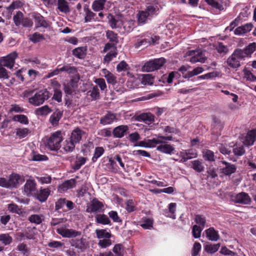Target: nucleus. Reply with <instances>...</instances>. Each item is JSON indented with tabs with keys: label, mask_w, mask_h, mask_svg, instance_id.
<instances>
[{
	"label": "nucleus",
	"mask_w": 256,
	"mask_h": 256,
	"mask_svg": "<svg viewBox=\"0 0 256 256\" xmlns=\"http://www.w3.org/2000/svg\"><path fill=\"white\" fill-rule=\"evenodd\" d=\"M134 22L132 20H126L122 18V28L124 32H131L134 28Z\"/></svg>",
	"instance_id": "31"
},
{
	"label": "nucleus",
	"mask_w": 256,
	"mask_h": 256,
	"mask_svg": "<svg viewBox=\"0 0 256 256\" xmlns=\"http://www.w3.org/2000/svg\"><path fill=\"white\" fill-rule=\"evenodd\" d=\"M232 54L240 62V60H244L246 58L242 49L236 50Z\"/></svg>",
	"instance_id": "57"
},
{
	"label": "nucleus",
	"mask_w": 256,
	"mask_h": 256,
	"mask_svg": "<svg viewBox=\"0 0 256 256\" xmlns=\"http://www.w3.org/2000/svg\"><path fill=\"white\" fill-rule=\"evenodd\" d=\"M88 94L94 100L98 98L100 96L99 90L96 86H94L91 90L88 92Z\"/></svg>",
	"instance_id": "48"
},
{
	"label": "nucleus",
	"mask_w": 256,
	"mask_h": 256,
	"mask_svg": "<svg viewBox=\"0 0 256 256\" xmlns=\"http://www.w3.org/2000/svg\"><path fill=\"white\" fill-rule=\"evenodd\" d=\"M28 220L32 223L39 224L42 222V216L39 214H32L28 217Z\"/></svg>",
	"instance_id": "50"
},
{
	"label": "nucleus",
	"mask_w": 256,
	"mask_h": 256,
	"mask_svg": "<svg viewBox=\"0 0 256 256\" xmlns=\"http://www.w3.org/2000/svg\"><path fill=\"white\" fill-rule=\"evenodd\" d=\"M104 210V206L102 202L96 199H94L90 202V206L86 209V212L89 213L98 214Z\"/></svg>",
	"instance_id": "6"
},
{
	"label": "nucleus",
	"mask_w": 256,
	"mask_h": 256,
	"mask_svg": "<svg viewBox=\"0 0 256 256\" xmlns=\"http://www.w3.org/2000/svg\"><path fill=\"white\" fill-rule=\"evenodd\" d=\"M61 72H66L69 74H72V76L78 75V72L76 68L73 66H71L68 64H64L62 68H60Z\"/></svg>",
	"instance_id": "37"
},
{
	"label": "nucleus",
	"mask_w": 256,
	"mask_h": 256,
	"mask_svg": "<svg viewBox=\"0 0 256 256\" xmlns=\"http://www.w3.org/2000/svg\"><path fill=\"white\" fill-rule=\"evenodd\" d=\"M30 39L32 42L36 43L44 40V38L42 34L36 32L30 36Z\"/></svg>",
	"instance_id": "61"
},
{
	"label": "nucleus",
	"mask_w": 256,
	"mask_h": 256,
	"mask_svg": "<svg viewBox=\"0 0 256 256\" xmlns=\"http://www.w3.org/2000/svg\"><path fill=\"white\" fill-rule=\"evenodd\" d=\"M110 238H106L100 240L98 242V246L103 248H105L110 246L112 244Z\"/></svg>",
	"instance_id": "53"
},
{
	"label": "nucleus",
	"mask_w": 256,
	"mask_h": 256,
	"mask_svg": "<svg viewBox=\"0 0 256 256\" xmlns=\"http://www.w3.org/2000/svg\"><path fill=\"white\" fill-rule=\"evenodd\" d=\"M14 22L17 26H22L24 27H31L32 26V21L28 18H24L23 14L18 12L13 18Z\"/></svg>",
	"instance_id": "5"
},
{
	"label": "nucleus",
	"mask_w": 256,
	"mask_h": 256,
	"mask_svg": "<svg viewBox=\"0 0 256 256\" xmlns=\"http://www.w3.org/2000/svg\"><path fill=\"white\" fill-rule=\"evenodd\" d=\"M256 130H252L249 131L245 136L243 143L246 146H250L253 144L256 140Z\"/></svg>",
	"instance_id": "22"
},
{
	"label": "nucleus",
	"mask_w": 256,
	"mask_h": 256,
	"mask_svg": "<svg viewBox=\"0 0 256 256\" xmlns=\"http://www.w3.org/2000/svg\"><path fill=\"white\" fill-rule=\"evenodd\" d=\"M206 236L208 238L212 241H216L219 238L218 232L214 228H210L206 231Z\"/></svg>",
	"instance_id": "29"
},
{
	"label": "nucleus",
	"mask_w": 256,
	"mask_h": 256,
	"mask_svg": "<svg viewBox=\"0 0 256 256\" xmlns=\"http://www.w3.org/2000/svg\"><path fill=\"white\" fill-rule=\"evenodd\" d=\"M222 163L225 165L224 167L221 168L220 170L221 173L224 175L230 176L236 172V167L234 164L226 161H222Z\"/></svg>",
	"instance_id": "15"
},
{
	"label": "nucleus",
	"mask_w": 256,
	"mask_h": 256,
	"mask_svg": "<svg viewBox=\"0 0 256 256\" xmlns=\"http://www.w3.org/2000/svg\"><path fill=\"white\" fill-rule=\"evenodd\" d=\"M220 246L219 244H208L205 246V250L206 252L213 254L216 252L219 248Z\"/></svg>",
	"instance_id": "55"
},
{
	"label": "nucleus",
	"mask_w": 256,
	"mask_h": 256,
	"mask_svg": "<svg viewBox=\"0 0 256 256\" xmlns=\"http://www.w3.org/2000/svg\"><path fill=\"white\" fill-rule=\"evenodd\" d=\"M24 181L23 176L12 173L8 176V179L4 178H0V186L8 188H17Z\"/></svg>",
	"instance_id": "2"
},
{
	"label": "nucleus",
	"mask_w": 256,
	"mask_h": 256,
	"mask_svg": "<svg viewBox=\"0 0 256 256\" xmlns=\"http://www.w3.org/2000/svg\"><path fill=\"white\" fill-rule=\"evenodd\" d=\"M126 210L131 212L136 210V207L134 202L132 200H129L126 202Z\"/></svg>",
	"instance_id": "63"
},
{
	"label": "nucleus",
	"mask_w": 256,
	"mask_h": 256,
	"mask_svg": "<svg viewBox=\"0 0 256 256\" xmlns=\"http://www.w3.org/2000/svg\"><path fill=\"white\" fill-rule=\"evenodd\" d=\"M87 158L81 156L76 157L74 168L76 170H79L86 162Z\"/></svg>",
	"instance_id": "42"
},
{
	"label": "nucleus",
	"mask_w": 256,
	"mask_h": 256,
	"mask_svg": "<svg viewBox=\"0 0 256 256\" xmlns=\"http://www.w3.org/2000/svg\"><path fill=\"white\" fill-rule=\"evenodd\" d=\"M86 49L84 47H78L72 50V54L79 58H83L86 54Z\"/></svg>",
	"instance_id": "43"
},
{
	"label": "nucleus",
	"mask_w": 256,
	"mask_h": 256,
	"mask_svg": "<svg viewBox=\"0 0 256 256\" xmlns=\"http://www.w3.org/2000/svg\"><path fill=\"white\" fill-rule=\"evenodd\" d=\"M51 109L46 105L36 108L35 113L38 116H46L51 112Z\"/></svg>",
	"instance_id": "40"
},
{
	"label": "nucleus",
	"mask_w": 256,
	"mask_h": 256,
	"mask_svg": "<svg viewBox=\"0 0 256 256\" xmlns=\"http://www.w3.org/2000/svg\"><path fill=\"white\" fill-rule=\"evenodd\" d=\"M204 1L212 6L220 10L222 8V6L217 0H204Z\"/></svg>",
	"instance_id": "60"
},
{
	"label": "nucleus",
	"mask_w": 256,
	"mask_h": 256,
	"mask_svg": "<svg viewBox=\"0 0 256 256\" xmlns=\"http://www.w3.org/2000/svg\"><path fill=\"white\" fill-rule=\"evenodd\" d=\"M116 115L115 114L108 112L106 115L100 119V123L104 125L111 124L114 120H116Z\"/></svg>",
	"instance_id": "27"
},
{
	"label": "nucleus",
	"mask_w": 256,
	"mask_h": 256,
	"mask_svg": "<svg viewBox=\"0 0 256 256\" xmlns=\"http://www.w3.org/2000/svg\"><path fill=\"white\" fill-rule=\"evenodd\" d=\"M176 204L174 202L170 203L168 206L169 214L167 215L168 216L175 219L176 218Z\"/></svg>",
	"instance_id": "49"
},
{
	"label": "nucleus",
	"mask_w": 256,
	"mask_h": 256,
	"mask_svg": "<svg viewBox=\"0 0 256 256\" xmlns=\"http://www.w3.org/2000/svg\"><path fill=\"white\" fill-rule=\"evenodd\" d=\"M142 70L143 72H150L154 71L156 70V67L152 64V60H150L145 63V64L142 67Z\"/></svg>",
	"instance_id": "52"
},
{
	"label": "nucleus",
	"mask_w": 256,
	"mask_h": 256,
	"mask_svg": "<svg viewBox=\"0 0 256 256\" xmlns=\"http://www.w3.org/2000/svg\"><path fill=\"white\" fill-rule=\"evenodd\" d=\"M107 18L112 28H122V18L118 16H114L111 14H109Z\"/></svg>",
	"instance_id": "11"
},
{
	"label": "nucleus",
	"mask_w": 256,
	"mask_h": 256,
	"mask_svg": "<svg viewBox=\"0 0 256 256\" xmlns=\"http://www.w3.org/2000/svg\"><path fill=\"white\" fill-rule=\"evenodd\" d=\"M94 220L96 223L102 225L110 224L111 223L109 218L103 214H96L94 216Z\"/></svg>",
	"instance_id": "25"
},
{
	"label": "nucleus",
	"mask_w": 256,
	"mask_h": 256,
	"mask_svg": "<svg viewBox=\"0 0 256 256\" xmlns=\"http://www.w3.org/2000/svg\"><path fill=\"white\" fill-rule=\"evenodd\" d=\"M234 200L236 203L247 204L250 203L251 199L248 194L242 192L235 196Z\"/></svg>",
	"instance_id": "18"
},
{
	"label": "nucleus",
	"mask_w": 256,
	"mask_h": 256,
	"mask_svg": "<svg viewBox=\"0 0 256 256\" xmlns=\"http://www.w3.org/2000/svg\"><path fill=\"white\" fill-rule=\"evenodd\" d=\"M58 9L62 13L68 14L70 12L68 2L66 0H58Z\"/></svg>",
	"instance_id": "26"
},
{
	"label": "nucleus",
	"mask_w": 256,
	"mask_h": 256,
	"mask_svg": "<svg viewBox=\"0 0 256 256\" xmlns=\"http://www.w3.org/2000/svg\"><path fill=\"white\" fill-rule=\"evenodd\" d=\"M158 146L156 148V150L162 152L171 154L172 152L174 150V148L170 144H162Z\"/></svg>",
	"instance_id": "34"
},
{
	"label": "nucleus",
	"mask_w": 256,
	"mask_h": 256,
	"mask_svg": "<svg viewBox=\"0 0 256 256\" xmlns=\"http://www.w3.org/2000/svg\"><path fill=\"white\" fill-rule=\"evenodd\" d=\"M125 252L124 246L120 244L114 245L112 248V252H109L110 256H124Z\"/></svg>",
	"instance_id": "23"
},
{
	"label": "nucleus",
	"mask_w": 256,
	"mask_h": 256,
	"mask_svg": "<svg viewBox=\"0 0 256 256\" xmlns=\"http://www.w3.org/2000/svg\"><path fill=\"white\" fill-rule=\"evenodd\" d=\"M36 190V183L34 180H28L24 186V194L30 196Z\"/></svg>",
	"instance_id": "10"
},
{
	"label": "nucleus",
	"mask_w": 256,
	"mask_h": 256,
	"mask_svg": "<svg viewBox=\"0 0 256 256\" xmlns=\"http://www.w3.org/2000/svg\"><path fill=\"white\" fill-rule=\"evenodd\" d=\"M172 138V136L158 135L157 138L140 141L138 144H135L134 146H140L144 148H154L157 144H163L166 141L171 140Z\"/></svg>",
	"instance_id": "3"
},
{
	"label": "nucleus",
	"mask_w": 256,
	"mask_h": 256,
	"mask_svg": "<svg viewBox=\"0 0 256 256\" xmlns=\"http://www.w3.org/2000/svg\"><path fill=\"white\" fill-rule=\"evenodd\" d=\"M76 180L74 178L66 180L59 186L58 191L60 192H65L67 190L74 188L76 185Z\"/></svg>",
	"instance_id": "19"
},
{
	"label": "nucleus",
	"mask_w": 256,
	"mask_h": 256,
	"mask_svg": "<svg viewBox=\"0 0 256 256\" xmlns=\"http://www.w3.org/2000/svg\"><path fill=\"white\" fill-rule=\"evenodd\" d=\"M96 237L99 240L110 238L112 237V234L108 232L106 229H97L95 231Z\"/></svg>",
	"instance_id": "36"
},
{
	"label": "nucleus",
	"mask_w": 256,
	"mask_h": 256,
	"mask_svg": "<svg viewBox=\"0 0 256 256\" xmlns=\"http://www.w3.org/2000/svg\"><path fill=\"white\" fill-rule=\"evenodd\" d=\"M0 242L4 246L10 244L12 242V238L8 234H0Z\"/></svg>",
	"instance_id": "44"
},
{
	"label": "nucleus",
	"mask_w": 256,
	"mask_h": 256,
	"mask_svg": "<svg viewBox=\"0 0 256 256\" xmlns=\"http://www.w3.org/2000/svg\"><path fill=\"white\" fill-rule=\"evenodd\" d=\"M128 130V126L126 125H121L116 127L112 132L113 136L114 138H122L127 130Z\"/></svg>",
	"instance_id": "21"
},
{
	"label": "nucleus",
	"mask_w": 256,
	"mask_h": 256,
	"mask_svg": "<svg viewBox=\"0 0 256 256\" xmlns=\"http://www.w3.org/2000/svg\"><path fill=\"white\" fill-rule=\"evenodd\" d=\"M256 50V44L255 42H252L249 44L244 49L242 50V51L246 58H248L250 57L251 54Z\"/></svg>",
	"instance_id": "32"
},
{
	"label": "nucleus",
	"mask_w": 256,
	"mask_h": 256,
	"mask_svg": "<svg viewBox=\"0 0 256 256\" xmlns=\"http://www.w3.org/2000/svg\"><path fill=\"white\" fill-rule=\"evenodd\" d=\"M106 1V0H95L92 4V9L94 12H100L104 8Z\"/></svg>",
	"instance_id": "30"
},
{
	"label": "nucleus",
	"mask_w": 256,
	"mask_h": 256,
	"mask_svg": "<svg viewBox=\"0 0 256 256\" xmlns=\"http://www.w3.org/2000/svg\"><path fill=\"white\" fill-rule=\"evenodd\" d=\"M29 130L27 128H18L16 130V134L20 138H22L27 136Z\"/></svg>",
	"instance_id": "47"
},
{
	"label": "nucleus",
	"mask_w": 256,
	"mask_h": 256,
	"mask_svg": "<svg viewBox=\"0 0 256 256\" xmlns=\"http://www.w3.org/2000/svg\"><path fill=\"white\" fill-rule=\"evenodd\" d=\"M190 167L196 172H202L204 170V167L201 161L198 160L190 162Z\"/></svg>",
	"instance_id": "33"
},
{
	"label": "nucleus",
	"mask_w": 256,
	"mask_h": 256,
	"mask_svg": "<svg viewBox=\"0 0 256 256\" xmlns=\"http://www.w3.org/2000/svg\"><path fill=\"white\" fill-rule=\"evenodd\" d=\"M12 120L23 124H28L29 122L28 117L24 114H18L14 116Z\"/></svg>",
	"instance_id": "46"
},
{
	"label": "nucleus",
	"mask_w": 256,
	"mask_h": 256,
	"mask_svg": "<svg viewBox=\"0 0 256 256\" xmlns=\"http://www.w3.org/2000/svg\"><path fill=\"white\" fill-rule=\"evenodd\" d=\"M202 156L206 160L214 162L215 160L214 152L209 150H202Z\"/></svg>",
	"instance_id": "41"
},
{
	"label": "nucleus",
	"mask_w": 256,
	"mask_h": 256,
	"mask_svg": "<svg viewBox=\"0 0 256 256\" xmlns=\"http://www.w3.org/2000/svg\"><path fill=\"white\" fill-rule=\"evenodd\" d=\"M226 63L229 66L232 68H237L240 66V63L232 54L228 58Z\"/></svg>",
	"instance_id": "35"
},
{
	"label": "nucleus",
	"mask_w": 256,
	"mask_h": 256,
	"mask_svg": "<svg viewBox=\"0 0 256 256\" xmlns=\"http://www.w3.org/2000/svg\"><path fill=\"white\" fill-rule=\"evenodd\" d=\"M179 156L182 158L181 162H185L189 159L197 157L198 154L196 150H188L184 152H180Z\"/></svg>",
	"instance_id": "14"
},
{
	"label": "nucleus",
	"mask_w": 256,
	"mask_h": 256,
	"mask_svg": "<svg viewBox=\"0 0 256 256\" xmlns=\"http://www.w3.org/2000/svg\"><path fill=\"white\" fill-rule=\"evenodd\" d=\"M18 57L16 52H13L0 60V64L9 68H12L15 63V60Z\"/></svg>",
	"instance_id": "9"
},
{
	"label": "nucleus",
	"mask_w": 256,
	"mask_h": 256,
	"mask_svg": "<svg viewBox=\"0 0 256 256\" xmlns=\"http://www.w3.org/2000/svg\"><path fill=\"white\" fill-rule=\"evenodd\" d=\"M204 228H201L196 224L194 225L192 229V236L194 238H198L200 236L201 232Z\"/></svg>",
	"instance_id": "56"
},
{
	"label": "nucleus",
	"mask_w": 256,
	"mask_h": 256,
	"mask_svg": "<svg viewBox=\"0 0 256 256\" xmlns=\"http://www.w3.org/2000/svg\"><path fill=\"white\" fill-rule=\"evenodd\" d=\"M152 62L154 66L156 67V70H157L164 65L166 62V60L163 58H160L152 60Z\"/></svg>",
	"instance_id": "51"
},
{
	"label": "nucleus",
	"mask_w": 256,
	"mask_h": 256,
	"mask_svg": "<svg viewBox=\"0 0 256 256\" xmlns=\"http://www.w3.org/2000/svg\"><path fill=\"white\" fill-rule=\"evenodd\" d=\"M34 18L36 28L42 27L46 28L50 26L48 22L40 14H36Z\"/></svg>",
	"instance_id": "17"
},
{
	"label": "nucleus",
	"mask_w": 256,
	"mask_h": 256,
	"mask_svg": "<svg viewBox=\"0 0 256 256\" xmlns=\"http://www.w3.org/2000/svg\"><path fill=\"white\" fill-rule=\"evenodd\" d=\"M84 134L83 130L77 128L72 131L69 138L76 144L80 142Z\"/></svg>",
	"instance_id": "16"
},
{
	"label": "nucleus",
	"mask_w": 256,
	"mask_h": 256,
	"mask_svg": "<svg viewBox=\"0 0 256 256\" xmlns=\"http://www.w3.org/2000/svg\"><path fill=\"white\" fill-rule=\"evenodd\" d=\"M62 141V134L60 132H56L52 134L47 140L46 146L52 150H58L61 147Z\"/></svg>",
	"instance_id": "4"
},
{
	"label": "nucleus",
	"mask_w": 256,
	"mask_h": 256,
	"mask_svg": "<svg viewBox=\"0 0 256 256\" xmlns=\"http://www.w3.org/2000/svg\"><path fill=\"white\" fill-rule=\"evenodd\" d=\"M140 226L146 230H150L152 228L153 220L150 218H142Z\"/></svg>",
	"instance_id": "39"
},
{
	"label": "nucleus",
	"mask_w": 256,
	"mask_h": 256,
	"mask_svg": "<svg viewBox=\"0 0 256 256\" xmlns=\"http://www.w3.org/2000/svg\"><path fill=\"white\" fill-rule=\"evenodd\" d=\"M136 120L138 122H142L150 125L154 120V116L150 112L142 113L136 116Z\"/></svg>",
	"instance_id": "13"
},
{
	"label": "nucleus",
	"mask_w": 256,
	"mask_h": 256,
	"mask_svg": "<svg viewBox=\"0 0 256 256\" xmlns=\"http://www.w3.org/2000/svg\"><path fill=\"white\" fill-rule=\"evenodd\" d=\"M194 221L197 224L202 226V228H204L206 224V218L204 216L199 214L196 215L195 216Z\"/></svg>",
	"instance_id": "62"
},
{
	"label": "nucleus",
	"mask_w": 256,
	"mask_h": 256,
	"mask_svg": "<svg viewBox=\"0 0 256 256\" xmlns=\"http://www.w3.org/2000/svg\"><path fill=\"white\" fill-rule=\"evenodd\" d=\"M204 70L202 67H196L192 71H188V74L185 76L191 78L202 72Z\"/></svg>",
	"instance_id": "58"
},
{
	"label": "nucleus",
	"mask_w": 256,
	"mask_h": 256,
	"mask_svg": "<svg viewBox=\"0 0 256 256\" xmlns=\"http://www.w3.org/2000/svg\"><path fill=\"white\" fill-rule=\"evenodd\" d=\"M84 20L85 22L100 21L96 14L92 12L86 6L84 7Z\"/></svg>",
	"instance_id": "12"
},
{
	"label": "nucleus",
	"mask_w": 256,
	"mask_h": 256,
	"mask_svg": "<svg viewBox=\"0 0 256 256\" xmlns=\"http://www.w3.org/2000/svg\"><path fill=\"white\" fill-rule=\"evenodd\" d=\"M33 92V90H26L22 92L21 96L24 98H28L29 103L34 106L42 104L49 98V92L46 90H40L32 96Z\"/></svg>",
	"instance_id": "1"
},
{
	"label": "nucleus",
	"mask_w": 256,
	"mask_h": 256,
	"mask_svg": "<svg viewBox=\"0 0 256 256\" xmlns=\"http://www.w3.org/2000/svg\"><path fill=\"white\" fill-rule=\"evenodd\" d=\"M50 194V190L48 188L41 189L38 194L37 198L41 202L46 200Z\"/></svg>",
	"instance_id": "38"
},
{
	"label": "nucleus",
	"mask_w": 256,
	"mask_h": 256,
	"mask_svg": "<svg viewBox=\"0 0 256 256\" xmlns=\"http://www.w3.org/2000/svg\"><path fill=\"white\" fill-rule=\"evenodd\" d=\"M117 54L116 52L110 51L108 52L104 58V62L105 63H109L114 58H115Z\"/></svg>",
	"instance_id": "64"
},
{
	"label": "nucleus",
	"mask_w": 256,
	"mask_h": 256,
	"mask_svg": "<svg viewBox=\"0 0 256 256\" xmlns=\"http://www.w3.org/2000/svg\"><path fill=\"white\" fill-rule=\"evenodd\" d=\"M252 28V25L251 24H246L244 26L237 28L234 31L236 35L243 34L250 32Z\"/></svg>",
	"instance_id": "28"
},
{
	"label": "nucleus",
	"mask_w": 256,
	"mask_h": 256,
	"mask_svg": "<svg viewBox=\"0 0 256 256\" xmlns=\"http://www.w3.org/2000/svg\"><path fill=\"white\" fill-rule=\"evenodd\" d=\"M106 37L111 42L116 44L118 42L117 34L112 30H108L106 32Z\"/></svg>",
	"instance_id": "45"
},
{
	"label": "nucleus",
	"mask_w": 256,
	"mask_h": 256,
	"mask_svg": "<svg viewBox=\"0 0 256 256\" xmlns=\"http://www.w3.org/2000/svg\"><path fill=\"white\" fill-rule=\"evenodd\" d=\"M56 232L63 238H73L81 234V232L73 229H68L61 226L56 229Z\"/></svg>",
	"instance_id": "8"
},
{
	"label": "nucleus",
	"mask_w": 256,
	"mask_h": 256,
	"mask_svg": "<svg viewBox=\"0 0 256 256\" xmlns=\"http://www.w3.org/2000/svg\"><path fill=\"white\" fill-rule=\"evenodd\" d=\"M188 56H191L190 61L192 63H196V62H204L206 57L204 52L200 50H190L187 52Z\"/></svg>",
	"instance_id": "7"
},
{
	"label": "nucleus",
	"mask_w": 256,
	"mask_h": 256,
	"mask_svg": "<svg viewBox=\"0 0 256 256\" xmlns=\"http://www.w3.org/2000/svg\"><path fill=\"white\" fill-rule=\"evenodd\" d=\"M63 115V112L57 109L50 116L49 121L53 126H56L58 124V122Z\"/></svg>",
	"instance_id": "20"
},
{
	"label": "nucleus",
	"mask_w": 256,
	"mask_h": 256,
	"mask_svg": "<svg viewBox=\"0 0 256 256\" xmlns=\"http://www.w3.org/2000/svg\"><path fill=\"white\" fill-rule=\"evenodd\" d=\"M76 144L74 142L68 138L62 142L61 146L64 152L68 153L71 152L74 150Z\"/></svg>",
	"instance_id": "24"
},
{
	"label": "nucleus",
	"mask_w": 256,
	"mask_h": 256,
	"mask_svg": "<svg viewBox=\"0 0 256 256\" xmlns=\"http://www.w3.org/2000/svg\"><path fill=\"white\" fill-rule=\"evenodd\" d=\"M154 82V78L151 75L148 74L144 75L142 82L144 85H152Z\"/></svg>",
	"instance_id": "54"
},
{
	"label": "nucleus",
	"mask_w": 256,
	"mask_h": 256,
	"mask_svg": "<svg viewBox=\"0 0 256 256\" xmlns=\"http://www.w3.org/2000/svg\"><path fill=\"white\" fill-rule=\"evenodd\" d=\"M79 80L80 76L78 74L76 76H72V78L70 80L67 84L76 89L78 86V82Z\"/></svg>",
	"instance_id": "59"
}]
</instances>
